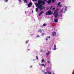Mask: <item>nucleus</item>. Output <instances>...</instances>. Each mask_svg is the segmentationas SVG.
I'll list each match as a JSON object with an SVG mask.
<instances>
[{
    "label": "nucleus",
    "instance_id": "10",
    "mask_svg": "<svg viewBox=\"0 0 74 74\" xmlns=\"http://www.w3.org/2000/svg\"><path fill=\"white\" fill-rule=\"evenodd\" d=\"M54 21L55 22H58V19H55L54 20Z\"/></svg>",
    "mask_w": 74,
    "mask_h": 74
},
{
    "label": "nucleus",
    "instance_id": "24",
    "mask_svg": "<svg viewBox=\"0 0 74 74\" xmlns=\"http://www.w3.org/2000/svg\"><path fill=\"white\" fill-rule=\"evenodd\" d=\"M36 58L37 60H38V57L37 56H36Z\"/></svg>",
    "mask_w": 74,
    "mask_h": 74
},
{
    "label": "nucleus",
    "instance_id": "23",
    "mask_svg": "<svg viewBox=\"0 0 74 74\" xmlns=\"http://www.w3.org/2000/svg\"><path fill=\"white\" fill-rule=\"evenodd\" d=\"M56 45H54V48H56Z\"/></svg>",
    "mask_w": 74,
    "mask_h": 74
},
{
    "label": "nucleus",
    "instance_id": "36",
    "mask_svg": "<svg viewBox=\"0 0 74 74\" xmlns=\"http://www.w3.org/2000/svg\"><path fill=\"white\" fill-rule=\"evenodd\" d=\"M40 52H42V51H40Z\"/></svg>",
    "mask_w": 74,
    "mask_h": 74
},
{
    "label": "nucleus",
    "instance_id": "34",
    "mask_svg": "<svg viewBox=\"0 0 74 74\" xmlns=\"http://www.w3.org/2000/svg\"><path fill=\"white\" fill-rule=\"evenodd\" d=\"M62 10H61V11H60V12H62Z\"/></svg>",
    "mask_w": 74,
    "mask_h": 74
},
{
    "label": "nucleus",
    "instance_id": "22",
    "mask_svg": "<svg viewBox=\"0 0 74 74\" xmlns=\"http://www.w3.org/2000/svg\"><path fill=\"white\" fill-rule=\"evenodd\" d=\"M40 37V36H39V35H38L37 36H36L37 38V37Z\"/></svg>",
    "mask_w": 74,
    "mask_h": 74
},
{
    "label": "nucleus",
    "instance_id": "16",
    "mask_svg": "<svg viewBox=\"0 0 74 74\" xmlns=\"http://www.w3.org/2000/svg\"><path fill=\"white\" fill-rule=\"evenodd\" d=\"M46 38H51V37L49 36H47L46 37Z\"/></svg>",
    "mask_w": 74,
    "mask_h": 74
},
{
    "label": "nucleus",
    "instance_id": "12",
    "mask_svg": "<svg viewBox=\"0 0 74 74\" xmlns=\"http://www.w3.org/2000/svg\"><path fill=\"white\" fill-rule=\"evenodd\" d=\"M60 2H58V7L60 6Z\"/></svg>",
    "mask_w": 74,
    "mask_h": 74
},
{
    "label": "nucleus",
    "instance_id": "27",
    "mask_svg": "<svg viewBox=\"0 0 74 74\" xmlns=\"http://www.w3.org/2000/svg\"><path fill=\"white\" fill-rule=\"evenodd\" d=\"M49 74H51V72H49L48 73Z\"/></svg>",
    "mask_w": 74,
    "mask_h": 74
},
{
    "label": "nucleus",
    "instance_id": "28",
    "mask_svg": "<svg viewBox=\"0 0 74 74\" xmlns=\"http://www.w3.org/2000/svg\"><path fill=\"white\" fill-rule=\"evenodd\" d=\"M38 0H32L33 1H38Z\"/></svg>",
    "mask_w": 74,
    "mask_h": 74
},
{
    "label": "nucleus",
    "instance_id": "21",
    "mask_svg": "<svg viewBox=\"0 0 74 74\" xmlns=\"http://www.w3.org/2000/svg\"><path fill=\"white\" fill-rule=\"evenodd\" d=\"M55 8H54L52 9V10L53 11H54L55 10Z\"/></svg>",
    "mask_w": 74,
    "mask_h": 74
},
{
    "label": "nucleus",
    "instance_id": "30",
    "mask_svg": "<svg viewBox=\"0 0 74 74\" xmlns=\"http://www.w3.org/2000/svg\"><path fill=\"white\" fill-rule=\"evenodd\" d=\"M52 6H51L50 8V9H52Z\"/></svg>",
    "mask_w": 74,
    "mask_h": 74
},
{
    "label": "nucleus",
    "instance_id": "29",
    "mask_svg": "<svg viewBox=\"0 0 74 74\" xmlns=\"http://www.w3.org/2000/svg\"><path fill=\"white\" fill-rule=\"evenodd\" d=\"M18 1H19V2H20V3H21V0H18Z\"/></svg>",
    "mask_w": 74,
    "mask_h": 74
},
{
    "label": "nucleus",
    "instance_id": "32",
    "mask_svg": "<svg viewBox=\"0 0 74 74\" xmlns=\"http://www.w3.org/2000/svg\"><path fill=\"white\" fill-rule=\"evenodd\" d=\"M5 1H6V2H7V1H8V0H5Z\"/></svg>",
    "mask_w": 74,
    "mask_h": 74
},
{
    "label": "nucleus",
    "instance_id": "17",
    "mask_svg": "<svg viewBox=\"0 0 74 74\" xmlns=\"http://www.w3.org/2000/svg\"><path fill=\"white\" fill-rule=\"evenodd\" d=\"M28 42H29V40H27L26 41V42H25L26 43V44H27Z\"/></svg>",
    "mask_w": 74,
    "mask_h": 74
},
{
    "label": "nucleus",
    "instance_id": "33",
    "mask_svg": "<svg viewBox=\"0 0 74 74\" xmlns=\"http://www.w3.org/2000/svg\"><path fill=\"white\" fill-rule=\"evenodd\" d=\"M64 7L65 8H67V7H66V6H65Z\"/></svg>",
    "mask_w": 74,
    "mask_h": 74
},
{
    "label": "nucleus",
    "instance_id": "2",
    "mask_svg": "<svg viewBox=\"0 0 74 74\" xmlns=\"http://www.w3.org/2000/svg\"><path fill=\"white\" fill-rule=\"evenodd\" d=\"M59 9H57L54 12L53 15L54 16H55L56 18H57V16L59 15V14H58V11H59Z\"/></svg>",
    "mask_w": 74,
    "mask_h": 74
},
{
    "label": "nucleus",
    "instance_id": "18",
    "mask_svg": "<svg viewBox=\"0 0 74 74\" xmlns=\"http://www.w3.org/2000/svg\"><path fill=\"white\" fill-rule=\"evenodd\" d=\"M49 55V53L48 52L46 53L47 55Z\"/></svg>",
    "mask_w": 74,
    "mask_h": 74
},
{
    "label": "nucleus",
    "instance_id": "35",
    "mask_svg": "<svg viewBox=\"0 0 74 74\" xmlns=\"http://www.w3.org/2000/svg\"><path fill=\"white\" fill-rule=\"evenodd\" d=\"M46 41H47V40H48V39H47V38L46 39Z\"/></svg>",
    "mask_w": 74,
    "mask_h": 74
},
{
    "label": "nucleus",
    "instance_id": "31",
    "mask_svg": "<svg viewBox=\"0 0 74 74\" xmlns=\"http://www.w3.org/2000/svg\"><path fill=\"white\" fill-rule=\"evenodd\" d=\"M32 66H30V68H32Z\"/></svg>",
    "mask_w": 74,
    "mask_h": 74
},
{
    "label": "nucleus",
    "instance_id": "6",
    "mask_svg": "<svg viewBox=\"0 0 74 74\" xmlns=\"http://www.w3.org/2000/svg\"><path fill=\"white\" fill-rule=\"evenodd\" d=\"M43 13H44V11H41L39 14V16H40V15H41V14H43Z\"/></svg>",
    "mask_w": 74,
    "mask_h": 74
},
{
    "label": "nucleus",
    "instance_id": "13",
    "mask_svg": "<svg viewBox=\"0 0 74 74\" xmlns=\"http://www.w3.org/2000/svg\"><path fill=\"white\" fill-rule=\"evenodd\" d=\"M45 34V33H41V35H42V36H44V35Z\"/></svg>",
    "mask_w": 74,
    "mask_h": 74
},
{
    "label": "nucleus",
    "instance_id": "1",
    "mask_svg": "<svg viewBox=\"0 0 74 74\" xmlns=\"http://www.w3.org/2000/svg\"><path fill=\"white\" fill-rule=\"evenodd\" d=\"M47 0H39L38 1V3H35L36 7H38V8L40 9V10H42L44 8H45V6H42L43 5H45V1H47Z\"/></svg>",
    "mask_w": 74,
    "mask_h": 74
},
{
    "label": "nucleus",
    "instance_id": "15",
    "mask_svg": "<svg viewBox=\"0 0 74 74\" xmlns=\"http://www.w3.org/2000/svg\"><path fill=\"white\" fill-rule=\"evenodd\" d=\"M24 2L25 3H27V1L26 0H24Z\"/></svg>",
    "mask_w": 74,
    "mask_h": 74
},
{
    "label": "nucleus",
    "instance_id": "8",
    "mask_svg": "<svg viewBox=\"0 0 74 74\" xmlns=\"http://www.w3.org/2000/svg\"><path fill=\"white\" fill-rule=\"evenodd\" d=\"M38 32V33H41V32H42V30L41 29H39Z\"/></svg>",
    "mask_w": 74,
    "mask_h": 74
},
{
    "label": "nucleus",
    "instance_id": "5",
    "mask_svg": "<svg viewBox=\"0 0 74 74\" xmlns=\"http://www.w3.org/2000/svg\"><path fill=\"white\" fill-rule=\"evenodd\" d=\"M56 33L55 32H54L52 33V35L53 36H54L55 35H56Z\"/></svg>",
    "mask_w": 74,
    "mask_h": 74
},
{
    "label": "nucleus",
    "instance_id": "20",
    "mask_svg": "<svg viewBox=\"0 0 74 74\" xmlns=\"http://www.w3.org/2000/svg\"><path fill=\"white\" fill-rule=\"evenodd\" d=\"M46 26V24H43V26Z\"/></svg>",
    "mask_w": 74,
    "mask_h": 74
},
{
    "label": "nucleus",
    "instance_id": "37",
    "mask_svg": "<svg viewBox=\"0 0 74 74\" xmlns=\"http://www.w3.org/2000/svg\"><path fill=\"white\" fill-rule=\"evenodd\" d=\"M73 74H74V72H73Z\"/></svg>",
    "mask_w": 74,
    "mask_h": 74
},
{
    "label": "nucleus",
    "instance_id": "4",
    "mask_svg": "<svg viewBox=\"0 0 74 74\" xmlns=\"http://www.w3.org/2000/svg\"><path fill=\"white\" fill-rule=\"evenodd\" d=\"M33 5V3L32 2H29V4H28V7H30V5Z\"/></svg>",
    "mask_w": 74,
    "mask_h": 74
},
{
    "label": "nucleus",
    "instance_id": "14",
    "mask_svg": "<svg viewBox=\"0 0 74 74\" xmlns=\"http://www.w3.org/2000/svg\"><path fill=\"white\" fill-rule=\"evenodd\" d=\"M38 10V8H36V12H37Z\"/></svg>",
    "mask_w": 74,
    "mask_h": 74
},
{
    "label": "nucleus",
    "instance_id": "7",
    "mask_svg": "<svg viewBox=\"0 0 74 74\" xmlns=\"http://www.w3.org/2000/svg\"><path fill=\"white\" fill-rule=\"evenodd\" d=\"M51 3V0H48L47 2L48 4H50Z\"/></svg>",
    "mask_w": 74,
    "mask_h": 74
},
{
    "label": "nucleus",
    "instance_id": "25",
    "mask_svg": "<svg viewBox=\"0 0 74 74\" xmlns=\"http://www.w3.org/2000/svg\"><path fill=\"white\" fill-rule=\"evenodd\" d=\"M56 48H54L53 49V50L55 51V50H56Z\"/></svg>",
    "mask_w": 74,
    "mask_h": 74
},
{
    "label": "nucleus",
    "instance_id": "9",
    "mask_svg": "<svg viewBox=\"0 0 74 74\" xmlns=\"http://www.w3.org/2000/svg\"><path fill=\"white\" fill-rule=\"evenodd\" d=\"M39 65L40 66H45V65L44 64H39Z\"/></svg>",
    "mask_w": 74,
    "mask_h": 74
},
{
    "label": "nucleus",
    "instance_id": "3",
    "mask_svg": "<svg viewBox=\"0 0 74 74\" xmlns=\"http://www.w3.org/2000/svg\"><path fill=\"white\" fill-rule=\"evenodd\" d=\"M52 14H53V13H52V12L51 10L48 11L45 14L46 15H50Z\"/></svg>",
    "mask_w": 74,
    "mask_h": 74
},
{
    "label": "nucleus",
    "instance_id": "11",
    "mask_svg": "<svg viewBox=\"0 0 74 74\" xmlns=\"http://www.w3.org/2000/svg\"><path fill=\"white\" fill-rule=\"evenodd\" d=\"M51 1L53 3L54 2H56V0H51Z\"/></svg>",
    "mask_w": 74,
    "mask_h": 74
},
{
    "label": "nucleus",
    "instance_id": "26",
    "mask_svg": "<svg viewBox=\"0 0 74 74\" xmlns=\"http://www.w3.org/2000/svg\"><path fill=\"white\" fill-rule=\"evenodd\" d=\"M47 63H50V61H48L47 62Z\"/></svg>",
    "mask_w": 74,
    "mask_h": 74
},
{
    "label": "nucleus",
    "instance_id": "19",
    "mask_svg": "<svg viewBox=\"0 0 74 74\" xmlns=\"http://www.w3.org/2000/svg\"><path fill=\"white\" fill-rule=\"evenodd\" d=\"M44 59H42V62H44Z\"/></svg>",
    "mask_w": 74,
    "mask_h": 74
}]
</instances>
